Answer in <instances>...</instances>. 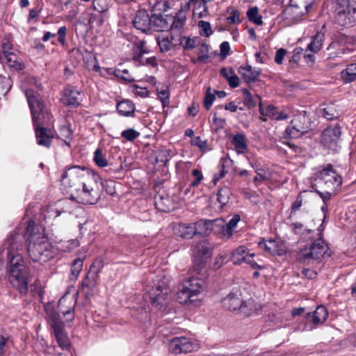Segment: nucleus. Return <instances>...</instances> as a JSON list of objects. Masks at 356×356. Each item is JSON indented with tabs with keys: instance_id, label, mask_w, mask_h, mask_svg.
<instances>
[{
	"instance_id": "nucleus-1",
	"label": "nucleus",
	"mask_w": 356,
	"mask_h": 356,
	"mask_svg": "<svg viewBox=\"0 0 356 356\" xmlns=\"http://www.w3.org/2000/svg\"><path fill=\"white\" fill-rule=\"evenodd\" d=\"M99 176L93 171L74 165L61 175L62 184L71 188L70 199L81 204H95L99 197Z\"/></svg>"
},
{
	"instance_id": "nucleus-2",
	"label": "nucleus",
	"mask_w": 356,
	"mask_h": 356,
	"mask_svg": "<svg viewBox=\"0 0 356 356\" xmlns=\"http://www.w3.org/2000/svg\"><path fill=\"white\" fill-rule=\"evenodd\" d=\"M26 237L29 257L34 262L46 263L54 258L58 250L49 241L44 229L30 221L26 227Z\"/></svg>"
},
{
	"instance_id": "nucleus-3",
	"label": "nucleus",
	"mask_w": 356,
	"mask_h": 356,
	"mask_svg": "<svg viewBox=\"0 0 356 356\" xmlns=\"http://www.w3.org/2000/svg\"><path fill=\"white\" fill-rule=\"evenodd\" d=\"M13 238L8 240L7 257L10 263L9 282L21 293L26 294L29 290V269L24 264L22 256L15 250V244Z\"/></svg>"
},
{
	"instance_id": "nucleus-4",
	"label": "nucleus",
	"mask_w": 356,
	"mask_h": 356,
	"mask_svg": "<svg viewBox=\"0 0 356 356\" xmlns=\"http://www.w3.org/2000/svg\"><path fill=\"white\" fill-rule=\"evenodd\" d=\"M205 286V282L202 278L192 277L182 282L177 292V299L181 304L194 303L199 305L201 301L200 298Z\"/></svg>"
},
{
	"instance_id": "nucleus-5",
	"label": "nucleus",
	"mask_w": 356,
	"mask_h": 356,
	"mask_svg": "<svg viewBox=\"0 0 356 356\" xmlns=\"http://www.w3.org/2000/svg\"><path fill=\"white\" fill-rule=\"evenodd\" d=\"M26 96L31 111L34 129L45 127L51 124L52 116L44 107L38 95L32 89L26 90Z\"/></svg>"
},
{
	"instance_id": "nucleus-6",
	"label": "nucleus",
	"mask_w": 356,
	"mask_h": 356,
	"mask_svg": "<svg viewBox=\"0 0 356 356\" xmlns=\"http://www.w3.org/2000/svg\"><path fill=\"white\" fill-rule=\"evenodd\" d=\"M223 307L229 311L238 310L244 316H249L256 311L254 301L249 299L244 301L242 293L239 289L232 291L227 297L222 299Z\"/></svg>"
},
{
	"instance_id": "nucleus-7",
	"label": "nucleus",
	"mask_w": 356,
	"mask_h": 356,
	"mask_svg": "<svg viewBox=\"0 0 356 356\" xmlns=\"http://www.w3.org/2000/svg\"><path fill=\"white\" fill-rule=\"evenodd\" d=\"M327 250V246L320 236L310 246H305L300 250L298 260L307 264L314 261H321Z\"/></svg>"
},
{
	"instance_id": "nucleus-8",
	"label": "nucleus",
	"mask_w": 356,
	"mask_h": 356,
	"mask_svg": "<svg viewBox=\"0 0 356 356\" xmlns=\"http://www.w3.org/2000/svg\"><path fill=\"white\" fill-rule=\"evenodd\" d=\"M314 179L321 187L333 192L342 184V177L337 173L331 164L317 172L314 175Z\"/></svg>"
},
{
	"instance_id": "nucleus-9",
	"label": "nucleus",
	"mask_w": 356,
	"mask_h": 356,
	"mask_svg": "<svg viewBox=\"0 0 356 356\" xmlns=\"http://www.w3.org/2000/svg\"><path fill=\"white\" fill-rule=\"evenodd\" d=\"M311 127V123L306 113H300L296 115L291 121L289 125L284 131L286 138H297L307 133Z\"/></svg>"
},
{
	"instance_id": "nucleus-10",
	"label": "nucleus",
	"mask_w": 356,
	"mask_h": 356,
	"mask_svg": "<svg viewBox=\"0 0 356 356\" xmlns=\"http://www.w3.org/2000/svg\"><path fill=\"white\" fill-rule=\"evenodd\" d=\"M170 293L169 286L163 281L154 284L149 291L151 302L158 309H162L167 305Z\"/></svg>"
},
{
	"instance_id": "nucleus-11",
	"label": "nucleus",
	"mask_w": 356,
	"mask_h": 356,
	"mask_svg": "<svg viewBox=\"0 0 356 356\" xmlns=\"http://www.w3.org/2000/svg\"><path fill=\"white\" fill-rule=\"evenodd\" d=\"M336 22L341 26H349L356 20V6L348 3H343L336 0Z\"/></svg>"
},
{
	"instance_id": "nucleus-12",
	"label": "nucleus",
	"mask_w": 356,
	"mask_h": 356,
	"mask_svg": "<svg viewBox=\"0 0 356 356\" xmlns=\"http://www.w3.org/2000/svg\"><path fill=\"white\" fill-rule=\"evenodd\" d=\"M198 348V343L194 339L185 337H174L168 343L169 351L175 355L191 353Z\"/></svg>"
},
{
	"instance_id": "nucleus-13",
	"label": "nucleus",
	"mask_w": 356,
	"mask_h": 356,
	"mask_svg": "<svg viewBox=\"0 0 356 356\" xmlns=\"http://www.w3.org/2000/svg\"><path fill=\"white\" fill-rule=\"evenodd\" d=\"M76 304L75 293H66L58 302V309L66 321H71L74 318V309Z\"/></svg>"
},
{
	"instance_id": "nucleus-14",
	"label": "nucleus",
	"mask_w": 356,
	"mask_h": 356,
	"mask_svg": "<svg viewBox=\"0 0 356 356\" xmlns=\"http://www.w3.org/2000/svg\"><path fill=\"white\" fill-rule=\"evenodd\" d=\"M194 267L198 272L205 269L207 259L210 257L211 252L208 244L205 241L198 243L193 249Z\"/></svg>"
},
{
	"instance_id": "nucleus-15",
	"label": "nucleus",
	"mask_w": 356,
	"mask_h": 356,
	"mask_svg": "<svg viewBox=\"0 0 356 356\" xmlns=\"http://www.w3.org/2000/svg\"><path fill=\"white\" fill-rule=\"evenodd\" d=\"M341 135V131L339 126L327 127L321 134V142L325 147L336 151L337 143Z\"/></svg>"
},
{
	"instance_id": "nucleus-16",
	"label": "nucleus",
	"mask_w": 356,
	"mask_h": 356,
	"mask_svg": "<svg viewBox=\"0 0 356 356\" xmlns=\"http://www.w3.org/2000/svg\"><path fill=\"white\" fill-rule=\"evenodd\" d=\"M259 110L261 115L260 118L266 122L267 118L276 120L288 119L289 116L283 112H279L277 108L273 104L264 105L261 102L259 103Z\"/></svg>"
},
{
	"instance_id": "nucleus-17",
	"label": "nucleus",
	"mask_w": 356,
	"mask_h": 356,
	"mask_svg": "<svg viewBox=\"0 0 356 356\" xmlns=\"http://www.w3.org/2000/svg\"><path fill=\"white\" fill-rule=\"evenodd\" d=\"M152 23V16L149 17L147 12L145 10H138L133 19V24L134 27L143 33H148L150 31Z\"/></svg>"
},
{
	"instance_id": "nucleus-18",
	"label": "nucleus",
	"mask_w": 356,
	"mask_h": 356,
	"mask_svg": "<svg viewBox=\"0 0 356 356\" xmlns=\"http://www.w3.org/2000/svg\"><path fill=\"white\" fill-rule=\"evenodd\" d=\"M240 216L234 215L227 223L222 218L214 220L216 227L220 229L222 235L227 238H230L233 235V230L236 228L238 222L240 221Z\"/></svg>"
},
{
	"instance_id": "nucleus-19",
	"label": "nucleus",
	"mask_w": 356,
	"mask_h": 356,
	"mask_svg": "<svg viewBox=\"0 0 356 356\" xmlns=\"http://www.w3.org/2000/svg\"><path fill=\"white\" fill-rule=\"evenodd\" d=\"M37 143L39 145L49 148L54 137V132L52 129L47 127H38L35 129Z\"/></svg>"
},
{
	"instance_id": "nucleus-20",
	"label": "nucleus",
	"mask_w": 356,
	"mask_h": 356,
	"mask_svg": "<svg viewBox=\"0 0 356 356\" xmlns=\"http://www.w3.org/2000/svg\"><path fill=\"white\" fill-rule=\"evenodd\" d=\"M170 19L172 15H162L161 12L152 14L153 26L156 31H164L170 29Z\"/></svg>"
},
{
	"instance_id": "nucleus-21",
	"label": "nucleus",
	"mask_w": 356,
	"mask_h": 356,
	"mask_svg": "<svg viewBox=\"0 0 356 356\" xmlns=\"http://www.w3.org/2000/svg\"><path fill=\"white\" fill-rule=\"evenodd\" d=\"M193 227L195 231V235L200 236H207L209 235L214 227H216V224L213 220H199L195 222H193Z\"/></svg>"
},
{
	"instance_id": "nucleus-22",
	"label": "nucleus",
	"mask_w": 356,
	"mask_h": 356,
	"mask_svg": "<svg viewBox=\"0 0 356 356\" xmlns=\"http://www.w3.org/2000/svg\"><path fill=\"white\" fill-rule=\"evenodd\" d=\"M327 311L326 308L320 305L317 307L316 310L313 313L307 314V320L309 322H312L315 325L323 324L327 317Z\"/></svg>"
},
{
	"instance_id": "nucleus-23",
	"label": "nucleus",
	"mask_w": 356,
	"mask_h": 356,
	"mask_svg": "<svg viewBox=\"0 0 356 356\" xmlns=\"http://www.w3.org/2000/svg\"><path fill=\"white\" fill-rule=\"evenodd\" d=\"M238 72L244 81L247 83L255 82L260 75V71L253 69L250 65L241 66L238 68Z\"/></svg>"
},
{
	"instance_id": "nucleus-24",
	"label": "nucleus",
	"mask_w": 356,
	"mask_h": 356,
	"mask_svg": "<svg viewBox=\"0 0 356 356\" xmlns=\"http://www.w3.org/2000/svg\"><path fill=\"white\" fill-rule=\"evenodd\" d=\"M80 92L72 86L66 87L63 90L62 101L63 104L71 106L79 105Z\"/></svg>"
},
{
	"instance_id": "nucleus-25",
	"label": "nucleus",
	"mask_w": 356,
	"mask_h": 356,
	"mask_svg": "<svg viewBox=\"0 0 356 356\" xmlns=\"http://www.w3.org/2000/svg\"><path fill=\"white\" fill-rule=\"evenodd\" d=\"M174 233L183 238L191 239L195 236L193 223H179L174 227Z\"/></svg>"
},
{
	"instance_id": "nucleus-26",
	"label": "nucleus",
	"mask_w": 356,
	"mask_h": 356,
	"mask_svg": "<svg viewBox=\"0 0 356 356\" xmlns=\"http://www.w3.org/2000/svg\"><path fill=\"white\" fill-rule=\"evenodd\" d=\"M232 143L238 154H244L248 151L247 138L243 133H237L232 136Z\"/></svg>"
},
{
	"instance_id": "nucleus-27",
	"label": "nucleus",
	"mask_w": 356,
	"mask_h": 356,
	"mask_svg": "<svg viewBox=\"0 0 356 356\" xmlns=\"http://www.w3.org/2000/svg\"><path fill=\"white\" fill-rule=\"evenodd\" d=\"M302 15L303 12L300 10L299 6L294 5L286 6L282 12L283 18L290 22L298 21Z\"/></svg>"
},
{
	"instance_id": "nucleus-28",
	"label": "nucleus",
	"mask_w": 356,
	"mask_h": 356,
	"mask_svg": "<svg viewBox=\"0 0 356 356\" xmlns=\"http://www.w3.org/2000/svg\"><path fill=\"white\" fill-rule=\"evenodd\" d=\"M250 254L249 250L246 246L240 245L232 251L230 259L234 264L239 265L244 262Z\"/></svg>"
},
{
	"instance_id": "nucleus-29",
	"label": "nucleus",
	"mask_w": 356,
	"mask_h": 356,
	"mask_svg": "<svg viewBox=\"0 0 356 356\" xmlns=\"http://www.w3.org/2000/svg\"><path fill=\"white\" fill-rule=\"evenodd\" d=\"M154 203L156 209L161 211L170 212L173 209L172 200L168 195H156Z\"/></svg>"
},
{
	"instance_id": "nucleus-30",
	"label": "nucleus",
	"mask_w": 356,
	"mask_h": 356,
	"mask_svg": "<svg viewBox=\"0 0 356 356\" xmlns=\"http://www.w3.org/2000/svg\"><path fill=\"white\" fill-rule=\"evenodd\" d=\"M132 51L133 60L139 63L143 60V55L149 51L146 47V42L143 40L136 41L134 43Z\"/></svg>"
},
{
	"instance_id": "nucleus-31",
	"label": "nucleus",
	"mask_w": 356,
	"mask_h": 356,
	"mask_svg": "<svg viewBox=\"0 0 356 356\" xmlns=\"http://www.w3.org/2000/svg\"><path fill=\"white\" fill-rule=\"evenodd\" d=\"M116 109L122 116H133L135 112V105L129 100H123L117 104Z\"/></svg>"
},
{
	"instance_id": "nucleus-32",
	"label": "nucleus",
	"mask_w": 356,
	"mask_h": 356,
	"mask_svg": "<svg viewBox=\"0 0 356 356\" xmlns=\"http://www.w3.org/2000/svg\"><path fill=\"white\" fill-rule=\"evenodd\" d=\"M323 106V115L325 118L332 120L339 117L340 111L337 109V106L334 102L324 104Z\"/></svg>"
},
{
	"instance_id": "nucleus-33",
	"label": "nucleus",
	"mask_w": 356,
	"mask_h": 356,
	"mask_svg": "<svg viewBox=\"0 0 356 356\" xmlns=\"http://www.w3.org/2000/svg\"><path fill=\"white\" fill-rule=\"evenodd\" d=\"M259 249L270 254H280V250L277 243L274 240H262L258 243Z\"/></svg>"
},
{
	"instance_id": "nucleus-34",
	"label": "nucleus",
	"mask_w": 356,
	"mask_h": 356,
	"mask_svg": "<svg viewBox=\"0 0 356 356\" xmlns=\"http://www.w3.org/2000/svg\"><path fill=\"white\" fill-rule=\"evenodd\" d=\"M341 78L345 83L356 80V63H351L341 72Z\"/></svg>"
},
{
	"instance_id": "nucleus-35",
	"label": "nucleus",
	"mask_w": 356,
	"mask_h": 356,
	"mask_svg": "<svg viewBox=\"0 0 356 356\" xmlns=\"http://www.w3.org/2000/svg\"><path fill=\"white\" fill-rule=\"evenodd\" d=\"M4 57L6 58V63L10 68L17 71L24 69V65L15 52L10 53Z\"/></svg>"
},
{
	"instance_id": "nucleus-36",
	"label": "nucleus",
	"mask_w": 356,
	"mask_h": 356,
	"mask_svg": "<svg viewBox=\"0 0 356 356\" xmlns=\"http://www.w3.org/2000/svg\"><path fill=\"white\" fill-rule=\"evenodd\" d=\"M98 278L99 275H96L88 271L82 281L83 290L86 289V293L92 291L97 286Z\"/></svg>"
},
{
	"instance_id": "nucleus-37",
	"label": "nucleus",
	"mask_w": 356,
	"mask_h": 356,
	"mask_svg": "<svg viewBox=\"0 0 356 356\" xmlns=\"http://www.w3.org/2000/svg\"><path fill=\"white\" fill-rule=\"evenodd\" d=\"M200 40L197 38H187L179 36L177 41L175 43V45H181L186 50H191L198 46Z\"/></svg>"
},
{
	"instance_id": "nucleus-38",
	"label": "nucleus",
	"mask_w": 356,
	"mask_h": 356,
	"mask_svg": "<svg viewBox=\"0 0 356 356\" xmlns=\"http://www.w3.org/2000/svg\"><path fill=\"white\" fill-rule=\"evenodd\" d=\"M186 19V14L182 12H178L175 16L172 15V19H170V30L180 31L184 27Z\"/></svg>"
},
{
	"instance_id": "nucleus-39",
	"label": "nucleus",
	"mask_w": 356,
	"mask_h": 356,
	"mask_svg": "<svg viewBox=\"0 0 356 356\" xmlns=\"http://www.w3.org/2000/svg\"><path fill=\"white\" fill-rule=\"evenodd\" d=\"M324 35L321 32H317L313 37L312 41L308 44L307 51L317 53L322 47Z\"/></svg>"
},
{
	"instance_id": "nucleus-40",
	"label": "nucleus",
	"mask_w": 356,
	"mask_h": 356,
	"mask_svg": "<svg viewBox=\"0 0 356 356\" xmlns=\"http://www.w3.org/2000/svg\"><path fill=\"white\" fill-rule=\"evenodd\" d=\"M57 343L62 349H67L70 346V339L64 328L54 331Z\"/></svg>"
},
{
	"instance_id": "nucleus-41",
	"label": "nucleus",
	"mask_w": 356,
	"mask_h": 356,
	"mask_svg": "<svg viewBox=\"0 0 356 356\" xmlns=\"http://www.w3.org/2000/svg\"><path fill=\"white\" fill-rule=\"evenodd\" d=\"M48 320L54 330V332L64 328L63 323L60 319V314L54 311L48 312Z\"/></svg>"
},
{
	"instance_id": "nucleus-42",
	"label": "nucleus",
	"mask_w": 356,
	"mask_h": 356,
	"mask_svg": "<svg viewBox=\"0 0 356 356\" xmlns=\"http://www.w3.org/2000/svg\"><path fill=\"white\" fill-rule=\"evenodd\" d=\"M242 92L243 95V103L246 106H248L250 108L255 107L257 101H259V102H261V98L259 95H256L254 97L250 93V92L246 88H243L242 90Z\"/></svg>"
},
{
	"instance_id": "nucleus-43",
	"label": "nucleus",
	"mask_w": 356,
	"mask_h": 356,
	"mask_svg": "<svg viewBox=\"0 0 356 356\" xmlns=\"http://www.w3.org/2000/svg\"><path fill=\"white\" fill-rule=\"evenodd\" d=\"M246 15L251 22L257 25H262V16L259 13V8L257 6L250 8Z\"/></svg>"
},
{
	"instance_id": "nucleus-44",
	"label": "nucleus",
	"mask_w": 356,
	"mask_h": 356,
	"mask_svg": "<svg viewBox=\"0 0 356 356\" xmlns=\"http://www.w3.org/2000/svg\"><path fill=\"white\" fill-rule=\"evenodd\" d=\"M231 195L230 189L227 187H222L217 193V200L220 204L221 207L225 206L229 201Z\"/></svg>"
},
{
	"instance_id": "nucleus-45",
	"label": "nucleus",
	"mask_w": 356,
	"mask_h": 356,
	"mask_svg": "<svg viewBox=\"0 0 356 356\" xmlns=\"http://www.w3.org/2000/svg\"><path fill=\"white\" fill-rule=\"evenodd\" d=\"M93 161L97 165L103 168L108 165V161L106 159V154L102 148H97L94 152Z\"/></svg>"
},
{
	"instance_id": "nucleus-46",
	"label": "nucleus",
	"mask_w": 356,
	"mask_h": 356,
	"mask_svg": "<svg viewBox=\"0 0 356 356\" xmlns=\"http://www.w3.org/2000/svg\"><path fill=\"white\" fill-rule=\"evenodd\" d=\"M149 4L152 8V12L156 13V11L159 12H166L169 9L168 2V1H161L159 0H149Z\"/></svg>"
},
{
	"instance_id": "nucleus-47",
	"label": "nucleus",
	"mask_w": 356,
	"mask_h": 356,
	"mask_svg": "<svg viewBox=\"0 0 356 356\" xmlns=\"http://www.w3.org/2000/svg\"><path fill=\"white\" fill-rule=\"evenodd\" d=\"M83 266V259L81 258L76 259L71 266V280H76L80 272L82 270Z\"/></svg>"
},
{
	"instance_id": "nucleus-48",
	"label": "nucleus",
	"mask_w": 356,
	"mask_h": 356,
	"mask_svg": "<svg viewBox=\"0 0 356 356\" xmlns=\"http://www.w3.org/2000/svg\"><path fill=\"white\" fill-rule=\"evenodd\" d=\"M250 165L254 170V172L257 173V176L254 177V182H257L259 181H265L267 179L266 172L264 169L259 168V163L257 161L252 162L250 161Z\"/></svg>"
},
{
	"instance_id": "nucleus-49",
	"label": "nucleus",
	"mask_w": 356,
	"mask_h": 356,
	"mask_svg": "<svg viewBox=\"0 0 356 356\" xmlns=\"http://www.w3.org/2000/svg\"><path fill=\"white\" fill-rule=\"evenodd\" d=\"M232 163V160L228 159H222L220 161V173L218 175H215L214 177V181L216 182L217 180H218L220 178H222L225 176V175L228 172V168L230 165V164Z\"/></svg>"
},
{
	"instance_id": "nucleus-50",
	"label": "nucleus",
	"mask_w": 356,
	"mask_h": 356,
	"mask_svg": "<svg viewBox=\"0 0 356 356\" xmlns=\"http://www.w3.org/2000/svg\"><path fill=\"white\" fill-rule=\"evenodd\" d=\"M113 74L118 78H120L125 83L134 81V78L129 73L128 70H121V67H116Z\"/></svg>"
},
{
	"instance_id": "nucleus-51",
	"label": "nucleus",
	"mask_w": 356,
	"mask_h": 356,
	"mask_svg": "<svg viewBox=\"0 0 356 356\" xmlns=\"http://www.w3.org/2000/svg\"><path fill=\"white\" fill-rule=\"evenodd\" d=\"M120 135L126 141L133 142L140 136V133L133 128H129L122 131Z\"/></svg>"
},
{
	"instance_id": "nucleus-52",
	"label": "nucleus",
	"mask_w": 356,
	"mask_h": 356,
	"mask_svg": "<svg viewBox=\"0 0 356 356\" xmlns=\"http://www.w3.org/2000/svg\"><path fill=\"white\" fill-rule=\"evenodd\" d=\"M303 192H300L298 195L297 196L295 202L292 204L291 207V211L289 216V219H292L293 216L295 215V213L300 209V208L303 204V197H302Z\"/></svg>"
},
{
	"instance_id": "nucleus-53",
	"label": "nucleus",
	"mask_w": 356,
	"mask_h": 356,
	"mask_svg": "<svg viewBox=\"0 0 356 356\" xmlns=\"http://www.w3.org/2000/svg\"><path fill=\"white\" fill-rule=\"evenodd\" d=\"M79 246L78 240L72 239L60 243V248L64 252H70Z\"/></svg>"
},
{
	"instance_id": "nucleus-54",
	"label": "nucleus",
	"mask_w": 356,
	"mask_h": 356,
	"mask_svg": "<svg viewBox=\"0 0 356 356\" xmlns=\"http://www.w3.org/2000/svg\"><path fill=\"white\" fill-rule=\"evenodd\" d=\"M156 41L161 52L165 53L170 50L172 45L168 37H158Z\"/></svg>"
},
{
	"instance_id": "nucleus-55",
	"label": "nucleus",
	"mask_w": 356,
	"mask_h": 356,
	"mask_svg": "<svg viewBox=\"0 0 356 356\" xmlns=\"http://www.w3.org/2000/svg\"><path fill=\"white\" fill-rule=\"evenodd\" d=\"M170 157V152L167 149H160L156 156V162L165 165Z\"/></svg>"
},
{
	"instance_id": "nucleus-56",
	"label": "nucleus",
	"mask_w": 356,
	"mask_h": 356,
	"mask_svg": "<svg viewBox=\"0 0 356 356\" xmlns=\"http://www.w3.org/2000/svg\"><path fill=\"white\" fill-rule=\"evenodd\" d=\"M198 26L201 35L209 37L212 34L213 31L209 22L201 20L198 22Z\"/></svg>"
},
{
	"instance_id": "nucleus-57",
	"label": "nucleus",
	"mask_w": 356,
	"mask_h": 356,
	"mask_svg": "<svg viewBox=\"0 0 356 356\" xmlns=\"http://www.w3.org/2000/svg\"><path fill=\"white\" fill-rule=\"evenodd\" d=\"M198 57L197 59L199 61H204L207 58H209V46L206 43H201L198 44L197 49Z\"/></svg>"
},
{
	"instance_id": "nucleus-58",
	"label": "nucleus",
	"mask_w": 356,
	"mask_h": 356,
	"mask_svg": "<svg viewBox=\"0 0 356 356\" xmlns=\"http://www.w3.org/2000/svg\"><path fill=\"white\" fill-rule=\"evenodd\" d=\"M60 136L63 138L66 145L68 146L70 145L72 137V131L69 127H62L60 129Z\"/></svg>"
},
{
	"instance_id": "nucleus-59",
	"label": "nucleus",
	"mask_w": 356,
	"mask_h": 356,
	"mask_svg": "<svg viewBox=\"0 0 356 356\" xmlns=\"http://www.w3.org/2000/svg\"><path fill=\"white\" fill-rule=\"evenodd\" d=\"M216 99L214 94L211 93V88H208L206 90L205 97L204 99V106L207 110H209Z\"/></svg>"
},
{
	"instance_id": "nucleus-60",
	"label": "nucleus",
	"mask_w": 356,
	"mask_h": 356,
	"mask_svg": "<svg viewBox=\"0 0 356 356\" xmlns=\"http://www.w3.org/2000/svg\"><path fill=\"white\" fill-rule=\"evenodd\" d=\"M104 267V262L102 259L99 258L94 261L91 265L89 272L98 275Z\"/></svg>"
},
{
	"instance_id": "nucleus-61",
	"label": "nucleus",
	"mask_w": 356,
	"mask_h": 356,
	"mask_svg": "<svg viewBox=\"0 0 356 356\" xmlns=\"http://www.w3.org/2000/svg\"><path fill=\"white\" fill-rule=\"evenodd\" d=\"M157 95L163 106H165L169 104L170 94L167 88H162L161 90L157 89Z\"/></svg>"
},
{
	"instance_id": "nucleus-62",
	"label": "nucleus",
	"mask_w": 356,
	"mask_h": 356,
	"mask_svg": "<svg viewBox=\"0 0 356 356\" xmlns=\"http://www.w3.org/2000/svg\"><path fill=\"white\" fill-rule=\"evenodd\" d=\"M1 49L4 56L10 53L15 52L12 42L7 38L3 40L1 44Z\"/></svg>"
},
{
	"instance_id": "nucleus-63",
	"label": "nucleus",
	"mask_w": 356,
	"mask_h": 356,
	"mask_svg": "<svg viewBox=\"0 0 356 356\" xmlns=\"http://www.w3.org/2000/svg\"><path fill=\"white\" fill-rule=\"evenodd\" d=\"M66 35H67V28L66 26H60L57 32L58 35V42L63 47L67 45L66 41Z\"/></svg>"
},
{
	"instance_id": "nucleus-64",
	"label": "nucleus",
	"mask_w": 356,
	"mask_h": 356,
	"mask_svg": "<svg viewBox=\"0 0 356 356\" xmlns=\"http://www.w3.org/2000/svg\"><path fill=\"white\" fill-rule=\"evenodd\" d=\"M227 21L229 24H238L241 23L240 13L236 9H232L231 15L227 18Z\"/></svg>"
}]
</instances>
